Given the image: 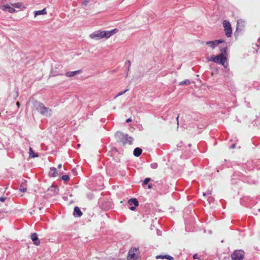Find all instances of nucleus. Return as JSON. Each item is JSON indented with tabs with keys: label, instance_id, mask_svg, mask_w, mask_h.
Returning a JSON list of instances; mask_svg holds the SVG:
<instances>
[{
	"label": "nucleus",
	"instance_id": "1",
	"mask_svg": "<svg viewBox=\"0 0 260 260\" xmlns=\"http://www.w3.org/2000/svg\"><path fill=\"white\" fill-rule=\"evenodd\" d=\"M115 138L117 143L121 144L123 146L126 144L132 145L134 140L132 137L120 131H118L115 134Z\"/></svg>",
	"mask_w": 260,
	"mask_h": 260
},
{
	"label": "nucleus",
	"instance_id": "2",
	"mask_svg": "<svg viewBox=\"0 0 260 260\" xmlns=\"http://www.w3.org/2000/svg\"><path fill=\"white\" fill-rule=\"evenodd\" d=\"M226 59L227 58L225 55L221 53L216 56L212 55L210 58H208V61H213L215 63L221 64L224 68H226L228 65L226 61Z\"/></svg>",
	"mask_w": 260,
	"mask_h": 260
},
{
	"label": "nucleus",
	"instance_id": "3",
	"mask_svg": "<svg viewBox=\"0 0 260 260\" xmlns=\"http://www.w3.org/2000/svg\"><path fill=\"white\" fill-rule=\"evenodd\" d=\"M34 105L36 107L37 111H38L41 115H47L49 113V115H51V114L49 112H51V109L46 107L42 103L38 101H35Z\"/></svg>",
	"mask_w": 260,
	"mask_h": 260
},
{
	"label": "nucleus",
	"instance_id": "4",
	"mask_svg": "<svg viewBox=\"0 0 260 260\" xmlns=\"http://www.w3.org/2000/svg\"><path fill=\"white\" fill-rule=\"evenodd\" d=\"M245 252L243 250H236L231 254L232 260H243Z\"/></svg>",
	"mask_w": 260,
	"mask_h": 260
},
{
	"label": "nucleus",
	"instance_id": "5",
	"mask_svg": "<svg viewBox=\"0 0 260 260\" xmlns=\"http://www.w3.org/2000/svg\"><path fill=\"white\" fill-rule=\"evenodd\" d=\"M138 250V248L133 247L131 248L128 252L127 260H138V255L136 254Z\"/></svg>",
	"mask_w": 260,
	"mask_h": 260
},
{
	"label": "nucleus",
	"instance_id": "6",
	"mask_svg": "<svg viewBox=\"0 0 260 260\" xmlns=\"http://www.w3.org/2000/svg\"><path fill=\"white\" fill-rule=\"evenodd\" d=\"M223 26L224 28L225 35L227 37H231L232 34V29L230 22L224 20L223 21Z\"/></svg>",
	"mask_w": 260,
	"mask_h": 260
},
{
	"label": "nucleus",
	"instance_id": "7",
	"mask_svg": "<svg viewBox=\"0 0 260 260\" xmlns=\"http://www.w3.org/2000/svg\"><path fill=\"white\" fill-rule=\"evenodd\" d=\"M104 31L97 30L92 32L90 35V37L91 39H95L96 40H100L102 38H106L105 35H104Z\"/></svg>",
	"mask_w": 260,
	"mask_h": 260
},
{
	"label": "nucleus",
	"instance_id": "8",
	"mask_svg": "<svg viewBox=\"0 0 260 260\" xmlns=\"http://www.w3.org/2000/svg\"><path fill=\"white\" fill-rule=\"evenodd\" d=\"M112 207V204L110 201H105L102 203L101 205V208L105 211H107L111 209Z\"/></svg>",
	"mask_w": 260,
	"mask_h": 260
},
{
	"label": "nucleus",
	"instance_id": "9",
	"mask_svg": "<svg viewBox=\"0 0 260 260\" xmlns=\"http://www.w3.org/2000/svg\"><path fill=\"white\" fill-rule=\"evenodd\" d=\"M244 28V25L243 24V22L241 20H239L237 23L236 29L235 32V35L238 36V31L239 30L242 31Z\"/></svg>",
	"mask_w": 260,
	"mask_h": 260
},
{
	"label": "nucleus",
	"instance_id": "10",
	"mask_svg": "<svg viewBox=\"0 0 260 260\" xmlns=\"http://www.w3.org/2000/svg\"><path fill=\"white\" fill-rule=\"evenodd\" d=\"M30 238L35 245L37 246L40 245V241L38 238V234L36 233L31 234L30 235Z\"/></svg>",
	"mask_w": 260,
	"mask_h": 260
},
{
	"label": "nucleus",
	"instance_id": "11",
	"mask_svg": "<svg viewBox=\"0 0 260 260\" xmlns=\"http://www.w3.org/2000/svg\"><path fill=\"white\" fill-rule=\"evenodd\" d=\"M118 29L117 28H114L111 30L104 31V35H105V36H106V39H108L111 36L116 33Z\"/></svg>",
	"mask_w": 260,
	"mask_h": 260
},
{
	"label": "nucleus",
	"instance_id": "12",
	"mask_svg": "<svg viewBox=\"0 0 260 260\" xmlns=\"http://www.w3.org/2000/svg\"><path fill=\"white\" fill-rule=\"evenodd\" d=\"M73 215L75 217H80L82 215V212L78 206L74 207Z\"/></svg>",
	"mask_w": 260,
	"mask_h": 260
},
{
	"label": "nucleus",
	"instance_id": "13",
	"mask_svg": "<svg viewBox=\"0 0 260 260\" xmlns=\"http://www.w3.org/2000/svg\"><path fill=\"white\" fill-rule=\"evenodd\" d=\"M2 9L5 11H7L11 13H14L16 11L14 8L10 7L8 5H3Z\"/></svg>",
	"mask_w": 260,
	"mask_h": 260
},
{
	"label": "nucleus",
	"instance_id": "14",
	"mask_svg": "<svg viewBox=\"0 0 260 260\" xmlns=\"http://www.w3.org/2000/svg\"><path fill=\"white\" fill-rule=\"evenodd\" d=\"M82 73V70H79L75 71H69L66 73V76L68 77H72L76 75Z\"/></svg>",
	"mask_w": 260,
	"mask_h": 260
},
{
	"label": "nucleus",
	"instance_id": "15",
	"mask_svg": "<svg viewBox=\"0 0 260 260\" xmlns=\"http://www.w3.org/2000/svg\"><path fill=\"white\" fill-rule=\"evenodd\" d=\"M156 259H159V258H161V259H167L168 260H173L174 259V257H172V256L170 255H168V254H166V255H158L156 256Z\"/></svg>",
	"mask_w": 260,
	"mask_h": 260
},
{
	"label": "nucleus",
	"instance_id": "16",
	"mask_svg": "<svg viewBox=\"0 0 260 260\" xmlns=\"http://www.w3.org/2000/svg\"><path fill=\"white\" fill-rule=\"evenodd\" d=\"M142 153V149L139 147H136L135 148L133 151V154L136 157H139L141 155Z\"/></svg>",
	"mask_w": 260,
	"mask_h": 260
},
{
	"label": "nucleus",
	"instance_id": "17",
	"mask_svg": "<svg viewBox=\"0 0 260 260\" xmlns=\"http://www.w3.org/2000/svg\"><path fill=\"white\" fill-rule=\"evenodd\" d=\"M128 203L129 205L132 206L134 205L135 206H139V202L138 200L136 198H132L129 199L128 201Z\"/></svg>",
	"mask_w": 260,
	"mask_h": 260
},
{
	"label": "nucleus",
	"instance_id": "18",
	"mask_svg": "<svg viewBox=\"0 0 260 260\" xmlns=\"http://www.w3.org/2000/svg\"><path fill=\"white\" fill-rule=\"evenodd\" d=\"M50 171L49 173V175L50 177H55L57 175L56 169L54 167H51L50 169Z\"/></svg>",
	"mask_w": 260,
	"mask_h": 260
},
{
	"label": "nucleus",
	"instance_id": "19",
	"mask_svg": "<svg viewBox=\"0 0 260 260\" xmlns=\"http://www.w3.org/2000/svg\"><path fill=\"white\" fill-rule=\"evenodd\" d=\"M46 13H47V12H46V8H44L41 10L35 11L34 12V14H35V17L38 15H44V14H46Z\"/></svg>",
	"mask_w": 260,
	"mask_h": 260
},
{
	"label": "nucleus",
	"instance_id": "20",
	"mask_svg": "<svg viewBox=\"0 0 260 260\" xmlns=\"http://www.w3.org/2000/svg\"><path fill=\"white\" fill-rule=\"evenodd\" d=\"M206 44L212 49L215 48L217 46L215 42V40L206 42Z\"/></svg>",
	"mask_w": 260,
	"mask_h": 260
},
{
	"label": "nucleus",
	"instance_id": "21",
	"mask_svg": "<svg viewBox=\"0 0 260 260\" xmlns=\"http://www.w3.org/2000/svg\"><path fill=\"white\" fill-rule=\"evenodd\" d=\"M29 156L31 158H35L38 156L34 151L31 147H29Z\"/></svg>",
	"mask_w": 260,
	"mask_h": 260
},
{
	"label": "nucleus",
	"instance_id": "22",
	"mask_svg": "<svg viewBox=\"0 0 260 260\" xmlns=\"http://www.w3.org/2000/svg\"><path fill=\"white\" fill-rule=\"evenodd\" d=\"M190 84V82L189 80L186 79L184 81H182L180 82L179 84L180 85H189Z\"/></svg>",
	"mask_w": 260,
	"mask_h": 260
},
{
	"label": "nucleus",
	"instance_id": "23",
	"mask_svg": "<svg viewBox=\"0 0 260 260\" xmlns=\"http://www.w3.org/2000/svg\"><path fill=\"white\" fill-rule=\"evenodd\" d=\"M151 180V178H146L143 181V183H142V185L143 186H145L146 185H147L148 182Z\"/></svg>",
	"mask_w": 260,
	"mask_h": 260
},
{
	"label": "nucleus",
	"instance_id": "24",
	"mask_svg": "<svg viewBox=\"0 0 260 260\" xmlns=\"http://www.w3.org/2000/svg\"><path fill=\"white\" fill-rule=\"evenodd\" d=\"M62 179L63 180H64L66 182H68L70 180V177L69 175H63L61 177Z\"/></svg>",
	"mask_w": 260,
	"mask_h": 260
},
{
	"label": "nucleus",
	"instance_id": "25",
	"mask_svg": "<svg viewBox=\"0 0 260 260\" xmlns=\"http://www.w3.org/2000/svg\"><path fill=\"white\" fill-rule=\"evenodd\" d=\"M150 167L152 169H155L158 167V165L156 162H153L150 164Z\"/></svg>",
	"mask_w": 260,
	"mask_h": 260
},
{
	"label": "nucleus",
	"instance_id": "26",
	"mask_svg": "<svg viewBox=\"0 0 260 260\" xmlns=\"http://www.w3.org/2000/svg\"><path fill=\"white\" fill-rule=\"evenodd\" d=\"M128 89H125V90H124V91H121V92H119V93H118V94L115 96V98H117V97H118V96H120V95H121L123 94L124 93H125V92H126L127 91H128Z\"/></svg>",
	"mask_w": 260,
	"mask_h": 260
},
{
	"label": "nucleus",
	"instance_id": "27",
	"mask_svg": "<svg viewBox=\"0 0 260 260\" xmlns=\"http://www.w3.org/2000/svg\"><path fill=\"white\" fill-rule=\"evenodd\" d=\"M19 190L21 192H24L26 191V187H22V185H20V187L19 188Z\"/></svg>",
	"mask_w": 260,
	"mask_h": 260
},
{
	"label": "nucleus",
	"instance_id": "28",
	"mask_svg": "<svg viewBox=\"0 0 260 260\" xmlns=\"http://www.w3.org/2000/svg\"><path fill=\"white\" fill-rule=\"evenodd\" d=\"M215 42H216L217 45H218L219 44L222 43L224 42V41L222 39H219V40H216Z\"/></svg>",
	"mask_w": 260,
	"mask_h": 260
},
{
	"label": "nucleus",
	"instance_id": "29",
	"mask_svg": "<svg viewBox=\"0 0 260 260\" xmlns=\"http://www.w3.org/2000/svg\"><path fill=\"white\" fill-rule=\"evenodd\" d=\"M22 4L18 3L14 4L13 6L14 7L20 8L22 6Z\"/></svg>",
	"mask_w": 260,
	"mask_h": 260
},
{
	"label": "nucleus",
	"instance_id": "30",
	"mask_svg": "<svg viewBox=\"0 0 260 260\" xmlns=\"http://www.w3.org/2000/svg\"><path fill=\"white\" fill-rule=\"evenodd\" d=\"M125 66H126L127 67V70L128 71L129 69L130 68V66H131V62H130V61L129 60L126 61V62L125 63Z\"/></svg>",
	"mask_w": 260,
	"mask_h": 260
},
{
	"label": "nucleus",
	"instance_id": "31",
	"mask_svg": "<svg viewBox=\"0 0 260 260\" xmlns=\"http://www.w3.org/2000/svg\"><path fill=\"white\" fill-rule=\"evenodd\" d=\"M14 91L16 93L15 97L14 98V99L16 100V98L18 96V89L17 88H15L14 89Z\"/></svg>",
	"mask_w": 260,
	"mask_h": 260
},
{
	"label": "nucleus",
	"instance_id": "32",
	"mask_svg": "<svg viewBox=\"0 0 260 260\" xmlns=\"http://www.w3.org/2000/svg\"><path fill=\"white\" fill-rule=\"evenodd\" d=\"M220 51L222 52V53H223V52H224L225 53V55H226V51H227V47H224V48H222Z\"/></svg>",
	"mask_w": 260,
	"mask_h": 260
},
{
	"label": "nucleus",
	"instance_id": "33",
	"mask_svg": "<svg viewBox=\"0 0 260 260\" xmlns=\"http://www.w3.org/2000/svg\"><path fill=\"white\" fill-rule=\"evenodd\" d=\"M193 259H201L200 257L198 256V254L196 253L193 255Z\"/></svg>",
	"mask_w": 260,
	"mask_h": 260
},
{
	"label": "nucleus",
	"instance_id": "34",
	"mask_svg": "<svg viewBox=\"0 0 260 260\" xmlns=\"http://www.w3.org/2000/svg\"><path fill=\"white\" fill-rule=\"evenodd\" d=\"M89 2V0H84L83 2L82 3V4L84 6H87Z\"/></svg>",
	"mask_w": 260,
	"mask_h": 260
},
{
	"label": "nucleus",
	"instance_id": "35",
	"mask_svg": "<svg viewBox=\"0 0 260 260\" xmlns=\"http://www.w3.org/2000/svg\"><path fill=\"white\" fill-rule=\"evenodd\" d=\"M52 187H53L54 189V192L56 193H57L58 192V188L57 187H54V186H52Z\"/></svg>",
	"mask_w": 260,
	"mask_h": 260
},
{
	"label": "nucleus",
	"instance_id": "36",
	"mask_svg": "<svg viewBox=\"0 0 260 260\" xmlns=\"http://www.w3.org/2000/svg\"><path fill=\"white\" fill-rule=\"evenodd\" d=\"M7 198L6 197H0V201L4 202L6 201Z\"/></svg>",
	"mask_w": 260,
	"mask_h": 260
},
{
	"label": "nucleus",
	"instance_id": "37",
	"mask_svg": "<svg viewBox=\"0 0 260 260\" xmlns=\"http://www.w3.org/2000/svg\"><path fill=\"white\" fill-rule=\"evenodd\" d=\"M136 207L135 206H131V207H129V209L132 210V211H134L136 210Z\"/></svg>",
	"mask_w": 260,
	"mask_h": 260
},
{
	"label": "nucleus",
	"instance_id": "38",
	"mask_svg": "<svg viewBox=\"0 0 260 260\" xmlns=\"http://www.w3.org/2000/svg\"><path fill=\"white\" fill-rule=\"evenodd\" d=\"M236 147V144H232L231 146H230V148L231 149H234Z\"/></svg>",
	"mask_w": 260,
	"mask_h": 260
},
{
	"label": "nucleus",
	"instance_id": "39",
	"mask_svg": "<svg viewBox=\"0 0 260 260\" xmlns=\"http://www.w3.org/2000/svg\"><path fill=\"white\" fill-rule=\"evenodd\" d=\"M132 120L131 118H128V119H126V123H128V122H129L132 121Z\"/></svg>",
	"mask_w": 260,
	"mask_h": 260
},
{
	"label": "nucleus",
	"instance_id": "40",
	"mask_svg": "<svg viewBox=\"0 0 260 260\" xmlns=\"http://www.w3.org/2000/svg\"><path fill=\"white\" fill-rule=\"evenodd\" d=\"M148 188L149 189H151V188H152V184H151V183H150V184H148Z\"/></svg>",
	"mask_w": 260,
	"mask_h": 260
},
{
	"label": "nucleus",
	"instance_id": "41",
	"mask_svg": "<svg viewBox=\"0 0 260 260\" xmlns=\"http://www.w3.org/2000/svg\"><path fill=\"white\" fill-rule=\"evenodd\" d=\"M206 193L207 195H209L211 194V191L210 190H208L206 191Z\"/></svg>",
	"mask_w": 260,
	"mask_h": 260
},
{
	"label": "nucleus",
	"instance_id": "42",
	"mask_svg": "<svg viewBox=\"0 0 260 260\" xmlns=\"http://www.w3.org/2000/svg\"><path fill=\"white\" fill-rule=\"evenodd\" d=\"M179 115H178L177 118H176V120H177V124L178 125L179 124V121H178V118H179Z\"/></svg>",
	"mask_w": 260,
	"mask_h": 260
},
{
	"label": "nucleus",
	"instance_id": "43",
	"mask_svg": "<svg viewBox=\"0 0 260 260\" xmlns=\"http://www.w3.org/2000/svg\"><path fill=\"white\" fill-rule=\"evenodd\" d=\"M16 105H17V107H18V108H19L20 105V103H19V102H17L16 103Z\"/></svg>",
	"mask_w": 260,
	"mask_h": 260
},
{
	"label": "nucleus",
	"instance_id": "44",
	"mask_svg": "<svg viewBox=\"0 0 260 260\" xmlns=\"http://www.w3.org/2000/svg\"><path fill=\"white\" fill-rule=\"evenodd\" d=\"M51 75H52V76H57V75H58V74H54V73H53V72H52L51 73Z\"/></svg>",
	"mask_w": 260,
	"mask_h": 260
},
{
	"label": "nucleus",
	"instance_id": "45",
	"mask_svg": "<svg viewBox=\"0 0 260 260\" xmlns=\"http://www.w3.org/2000/svg\"><path fill=\"white\" fill-rule=\"evenodd\" d=\"M61 166H62L61 164H59V165H58V166H57V168H58V169L61 168Z\"/></svg>",
	"mask_w": 260,
	"mask_h": 260
},
{
	"label": "nucleus",
	"instance_id": "46",
	"mask_svg": "<svg viewBox=\"0 0 260 260\" xmlns=\"http://www.w3.org/2000/svg\"><path fill=\"white\" fill-rule=\"evenodd\" d=\"M42 207H39V210H41L42 209Z\"/></svg>",
	"mask_w": 260,
	"mask_h": 260
},
{
	"label": "nucleus",
	"instance_id": "47",
	"mask_svg": "<svg viewBox=\"0 0 260 260\" xmlns=\"http://www.w3.org/2000/svg\"><path fill=\"white\" fill-rule=\"evenodd\" d=\"M207 194L206 193H203V196H206Z\"/></svg>",
	"mask_w": 260,
	"mask_h": 260
},
{
	"label": "nucleus",
	"instance_id": "48",
	"mask_svg": "<svg viewBox=\"0 0 260 260\" xmlns=\"http://www.w3.org/2000/svg\"><path fill=\"white\" fill-rule=\"evenodd\" d=\"M190 146H191V144H189L188 145V146H189V147H190Z\"/></svg>",
	"mask_w": 260,
	"mask_h": 260
},
{
	"label": "nucleus",
	"instance_id": "49",
	"mask_svg": "<svg viewBox=\"0 0 260 260\" xmlns=\"http://www.w3.org/2000/svg\"><path fill=\"white\" fill-rule=\"evenodd\" d=\"M258 210L259 212H260V209H259Z\"/></svg>",
	"mask_w": 260,
	"mask_h": 260
}]
</instances>
